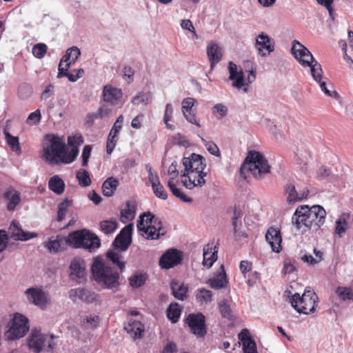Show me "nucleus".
I'll return each instance as SVG.
<instances>
[{"instance_id":"nucleus-10","label":"nucleus","mask_w":353,"mask_h":353,"mask_svg":"<svg viewBox=\"0 0 353 353\" xmlns=\"http://www.w3.org/2000/svg\"><path fill=\"white\" fill-rule=\"evenodd\" d=\"M29 330L28 320L23 315L17 313L10 321V327L6 332V339L9 341L19 339L25 336Z\"/></svg>"},{"instance_id":"nucleus-33","label":"nucleus","mask_w":353,"mask_h":353,"mask_svg":"<svg viewBox=\"0 0 353 353\" xmlns=\"http://www.w3.org/2000/svg\"><path fill=\"white\" fill-rule=\"evenodd\" d=\"M203 259L202 263L203 266L208 268H211L217 259L216 251H212V248L207 245L203 248Z\"/></svg>"},{"instance_id":"nucleus-41","label":"nucleus","mask_w":353,"mask_h":353,"mask_svg":"<svg viewBox=\"0 0 353 353\" xmlns=\"http://www.w3.org/2000/svg\"><path fill=\"white\" fill-rule=\"evenodd\" d=\"M181 310L178 303H171L167 310V316L173 323H176L181 316Z\"/></svg>"},{"instance_id":"nucleus-61","label":"nucleus","mask_w":353,"mask_h":353,"mask_svg":"<svg viewBox=\"0 0 353 353\" xmlns=\"http://www.w3.org/2000/svg\"><path fill=\"white\" fill-rule=\"evenodd\" d=\"M145 169L148 172V180L151 183L152 187L159 183V178L157 172H154L150 165H145Z\"/></svg>"},{"instance_id":"nucleus-60","label":"nucleus","mask_w":353,"mask_h":353,"mask_svg":"<svg viewBox=\"0 0 353 353\" xmlns=\"http://www.w3.org/2000/svg\"><path fill=\"white\" fill-rule=\"evenodd\" d=\"M117 134H114L112 132H110V134L108 135V141H107V153L111 154L112 151L114 150L116 144H117Z\"/></svg>"},{"instance_id":"nucleus-28","label":"nucleus","mask_w":353,"mask_h":353,"mask_svg":"<svg viewBox=\"0 0 353 353\" xmlns=\"http://www.w3.org/2000/svg\"><path fill=\"white\" fill-rule=\"evenodd\" d=\"M125 330L134 339L141 338L144 331L143 325L139 321H129Z\"/></svg>"},{"instance_id":"nucleus-36","label":"nucleus","mask_w":353,"mask_h":353,"mask_svg":"<svg viewBox=\"0 0 353 353\" xmlns=\"http://www.w3.org/2000/svg\"><path fill=\"white\" fill-rule=\"evenodd\" d=\"M226 283L227 280L223 269H222V272L215 275L212 279H209L207 282V283L214 289L222 288L225 285Z\"/></svg>"},{"instance_id":"nucleus-19","label":"nucleus","mask_w":353,"mask_h":353,"mask_svg":"<svg viewBox=\"0 0 353 353\" xmlns=\"http://www.w3.org/2000/svg\"><path fill=\"white\" fill-rule=\"evenodd\" d=\"M274 41L265 33H260L255 39V46L259 52V54L262 57H265L267 54L264 50L267 51L268 54L271 53L274 50Z\"/></svg>"},{"instance_id":"nucleus-63","label":"nucleus","mask_w":353,"mask_h":353,"mask_svg":"<svg viewBox=\"0 0 353 353\" xmlns=\"http://www.w3.org/2000/svg\"><path fill=\"white\" fill-rule=\"evenodd\" d=\"M194 103L195 99L192 97H188L184 99L181 102L182 112L192 110V108L194 106Z\"/></svg>"},{"instance_id":"nucleus-40","label":"nucleus","mask_w":353,"mask_h":353,"mask_svg":"<svg viewBox=\"0 0 353 353\" xmlns=\"http://www.w3.org/2000/svg\"><path fill=\"white\" fill-rule=\"evenodd\" d=\"M315 256L309 254H304L301 256V260L310 265L318 264L323 260V252L320 250L314 249Z\"/></svg>"},{"instance_id":"nucleus-43","label":"nucleus","mask_w":353,"mask_h":353,"mask_svg":"<svg viewBox=\"0 0 353 353\" xmlns=\"http://www.w3.org/2000/svg\"><path fill=\"white\" fill-rule=\"evenodd\" d=\"M135 216V208L129 202L127 203L124 209L121 211V221L123 223H126L132 220Z\"/></svg>"},{"instance_id":"nucleus-15","label":"nucleus","mask_w":353,"mask_h":353,"mask_svg":"<svg viewBox=\"0 0 353 353\" xmlns=\"http://www.w3.org/2000/svg\"><path fill=\"white\" fill-rule=\"evenodd\" d=\"M186 323L194 335L198 337L205 335V316L201 313L189 314L186 319Z\"/></svg>"},{"instance_id":"nucleus-1","label":"nucleus","mask_w":353,"mask_h":353,"mask_svg":"<svg viewBox=\"0 0 353 353\" xmlns=\"http://www.w3.org/2000/svg\"><path fill=\"white\" fill-rule=\"evenodd\" d=\"M46 140L43 145L42 157L50 165L71 163L79 154L76 148L68 151L63 137L49 134L46 135Z\"/></svg>"},{"instance_id":"nucleus-11","label":"nucleus","mask_w":353,"mask_h":353,"mask_svg":"<svg viewBox=\"0 0 353 353\" xmlns=\"http://www.w3.org/2000/svg\"><path fill=\"white\" fill-rule=\"evenodd\" d=\"M53 336H48L41 333L39 330H32L29 336L28 345L29 348L36 353L40 352L44 349L48 343L47 350L51 351L54 349L55 344L52 343Z\"/></svg>"},{"instance_id":"nucleus-18","label":"nucleus","mask_w":353,"mask_h":353,"mask_svg":"<svg viewBox=\"0 0 353 353\" xmlns=\"http://www.w3.org/2000/svg\"><path fill=\"white\" fill-rule=\"evenodd\" d=\"M123 92L119 88L106 85L103 89V101L113 105H123Z\"/></svg>"},{"instance_id":"nucleus-24","label":"nucleus","mask_w":353,"mask_h":353,"mask_svg":"<svg viewBox=\"0 0 353 353\" xmlns=\"http://www.w3.org/2000/svg\"><path fill=\"white\" fill-rule=\"evenodd\" d=\"M44 247L51 253H57L64 251L68 245L67 237L62 235H57L55 238L52 237L45 243Z\"/></svg>"},{"instance_id":"nucleus-39","label":"nucleus","mask_w":353,"mask_h":353,"mask_svg":"<svg viewBox=\"0 0 353 353\" xmlns=\"http://www.w3.org/2000/svg\"><path fill=\"white\" fill-rule=\"evenodd\" d=\"M212 291L205 288H201L197 290L196 299L201 305H205L212 301Z\"/></svg>"},{"instance_id":"nucleus-27","label":"nucleus","mask_w":353,"mask_h":353,"mask_svg":"<svg viewBox=\"0 0 353 353\" xmlns=\"http://www.w3.org/2000/svg\"><path fill=\"white\" fill-rule=\"evenodd\" d=\"M350 214H341L336 221L335 234L340 238L343 236L350 227Z\"/></svg>"},{"instance_id":"nucleus-2","label":"nucleus","mask_w":353,"mask_h":353,"mask_svg":"<svg viewBox=\"0 0 353 353\" xmlns=\"http://www.w3.org/2000/svg\"><path fill=\"white\" fill-rule=\"evenodd\" d=\"M183 170L181 171V183L188 189L203 187L206 181L205 159L200 154L192 153L190 157L182 159Z\"/></svg>"},{"instance_id":"nucleus-4","label":"nucleus","mask_w":353,"mask_h":353,"mask_svg":"<svg viewBox=\"0 0 353 353\" xmlns=\"http://www.w3.org/2000/svg\"><path fill=\"white\" fill-rule=\"evenodd\" d=\"M93 279L105 288L116 290L119 285V274L110 262L101 257L94 259L91 266Z\"/></svg>"},{"instance_id":"nucleus-51","label":"nucleus","mask_w":353,"mask_h":353,"mask_svg":"<svg viewBox=\"0 0 353 353\" xmlns=\"http://www.w3.org/2000/svg\"><path fill=\"white\" fill-rule=\"evenodd\" d=\"M41 119V114L39 109L36 110L34 112L30 113L27 119L26 123L29 125H38Z\"/></svg>"},{"instance_id":"nucleus-5","label":"nucleus","mask_w":353,"mask_h":353,"mask_svg":"<svg viewBox=\"0 0 353 353\" xmlns=\"http://www.w3.org/2000/svg\"><path fill=\"white\" fill-rule=\"evenodd\" d=\"M137 228L141 232V234L148 240H157L166 233L161 219L150 212L139 216Z\"/></svg>"},{"instance_id":"nucleus-35","label":"nucleus","mask_w":353,"mask_h":353,"mask_svg":"<svg viewBox=\"0 0 353 353\" xmlns=\"http://www.w3.org/2000/svg\"><path fill=\"white\" fill-rule=\"evenodd\" d=\"M48 186L50 190L57 194H61L64 191L65 183L58 175H54L49 180Z\"/></svg>"},{"instance_id":"nucleus-26","label":"nucleus","mask_w":353,"mask_h":353,"mask_svg":"<svg viewBox=\"0 0 353 353\" xmlns=\"http://www.w3.org/2000/svg\"><path fill=\"white\" fill-rule=\"evenodd\" d=\"M3 197L7 203V209L9 211L14 210L21 201L19 192L12 188H9L6 190Z\"/></svg>"},{"instance_id":"nucleus-37","label":"nucleus","mask_w":353,"mask_h":353,"mask_svg":"<svg viewBox=\"0 0 353 353\" xmlns=\"http://www.w3.org/2000/svg\"><path fill=\"white\" fill-rule=\"evenodd\" d=\"M335 292L339 299L343 301H353V286H339Z\"/></svg>"},{"instance_id":"nucleus-22","label":"nucleus","mask_w":353,"mask_h":353,"mask_svg":"<svg viewBox=\"0 0 353 353\" xmlns=\"http://www.w3.org/2000/svg\"><path fill=\"white\" fill-rule=\"evenodd\" d=\"M285 194L288 203H294L306 198L309 194V190L304 189L298 192L294 184L288 183L285 186Z\"/></svg>"},{"instance_id":"nucleus-31","label":"nucleus","mask_w":353,"mask_h":353,"mask_svg":"<svg viewBox=\"0 0 353 353\" xmlns=\"http://www.w3.org/2000/svg\"><path fill=\"white\" fill-rule=\"evenodd\" d=\"M119 185V181L112 176L108 178L103 183L102 192L105 196H112Z\"/></svg>"},{"instance_id":"nucleus-53","label":"nucleus","mask_w":353,"mask_h":353,"mask_svg":"<svg viewBox=\"0 0 353 353\" xmlns=\"http://www.w3.org/2000/svg\"><path fill=\"white\" fill-rule=\"evenodd\" d=\"M327 78H323L321 81L317 82L320 86V88L323 93L330 97L337 99L339 98V94L335 91H331L327 88Z\"/></svg>"},{"instance_id":"nucleus-46","label":"nucleus","mask_w":353,"mask_h":353,"mask_svg":"<svg viewBox=\"0 0 353 353\" xmlns=\"http://www.w3.org/2000/svg\"><path fill=\"white\" fill-rule=\"evenodd\" d=\"M4 134L7 143L12 150L17 152V154H20L21 152V149L19 145V138L17 137L11 135L6 131L4 132Z\"/></svg>"},{"instance_id":"nucleus-20","label":"nucleus","mask_w":353,"mask_h":353,"mask_svg":"<svg viewBox=\"0 0 353 353\" xmlns=\"http://www.w3.org/2000/svg\"><path fill=\"white\" fill-rule=\"evenodd\" d=\"M69 297L74 302L81 301L93 303L97 300V294L95 292L81 288L70 290Z\"/></svg>"},{"instance_id":"nucleus-25","label":"nucleus","mask_w":353,"mask_h":353,"mask_svg":"<svg viewBox=\"0 0 353 353\" xmlns=\"http://www.w3.org/2000/svg\"><path fill=\"white\" fill-rule=\"evenodd\" d=\"M207 55L210 63L211 68H213V67L221 60L223 49L217 43H210L207 47Z\"/></svg>"},{"instance_id":"nucleus-49","label":"nucleus","mask_w":353,"mask_h":353,"mask_svg":"<svg viewBox=\"0 0 353 353\" xmlns=\"http://www.w3.org/2000/svg\"><path fill=\"white\" fill-rule=\"evenodd\" d=\"M168 186L170 189L172 194L177 198H179L181 201L184 202H191L192 199L190 198L187 197L185 194L181 192L180 190L177 188L174 183V181L172 180H168Z\"/></svg>"},{"instance_id":"nucleus-52","label":"nucleus","mask_w":353,"mask_h":353,"mask_svg":"<svg viewBox=\"0 0 353 353\" xmlns=\"http://www.w3.org/2000/svg\"><path fill=\"white\" fill-rule=\"evenodd\" d=\"M201 141L205 146L207 150L215 157H219L221 153L218 146L212 141H208L203 138H201Z\"/></svg>"},{"instance_id":"nucleus-13","label":"nucleus","mask_w":353,"mask_h":353,"mask_svg":"<svg viewBox=\"0 0 353 353\" xmlns=\"http://www.w3.org/2000/svg\"><path fill=\"white\" fill-rule=\"evenodd\" d=\"M69 276L72 281L77 283L85 281L87 271L84 260L80 258H75L71 261Z\"/></svg>"},{"instance_id":"nucleus-47","label":"nucleus","mask_w":353,"mask_h":353,"mask_svg":"<svg viewBox=\"0 0 353 353\" xmlns=\"http://www.w3.org/2000/svg\"><path fill=\"white\" fill-rule=\"evenodd\" d=\"M77 179L81 187H88L91 184V179L89 172L83 169H80L77 172Z\"/></svg>"},{"instance_id":"nucleus-32","label":"nucleus","mask_w":353,"mask_h":353,"mask_svg":"<svg viewBox=\"0 0 353 353\" xmlns=\"http://www.w3.org/2000/svg\"><path fill=\"white\" fill-rule=\"evenodd\" d=\"M172 292L174 296L181 301H183L186 298L188 287L177 281H172L170 284Z\"/></svg>"},{"instance_id":"nucleus-3","label":"nucleus","mask_w":353,"mask_h":353,"mask_svg":"<svg viewBox=\"0 0 353 353\" xmlns=\"http://www.w3.org/2000/svg\"><path fill=\"white\" fill-rule=\"evenodd\" d=\"M325 216L326 212L321 205H301L295 210L292 222L303 233L309 230L316 232L325 223Z\"/></svg>"},{"instance_id":"nucleus-23","label":"nucleus","mask_w":353,"mask_h":353,"mask_svg":"<svg viewBox=\"0 0 353 353\" xmlns=\"http://www.w3.org/2000/svg\"><path fill=\"white\" fill-rule=\"evenodd\" d=\"M265 240L273 252L279 253L281 251L282 238L279 230L273 227L270 228L266 232Z\"/></svg>"},{"instance_id":"nucleus-7","label":"nucleus","mask_w":353,"mask_h":353,"mask_svg":"<svg viewBox=\"0 0 353 353\" xmlns=\"http://www.w3.org/2000/svg\"><path fill=\"white\" fill-rule=\"evenodd\" d=\"M68 245L74 248H83L94 252L101 245L99 239L88 230L83 229L70 232L67 236Z\"/></svg>"},{"instance_id":"nucleus-64","label":"nucleus","mask_w":353,"mask_h":353,"mask_svg":"<svg viewBox=\"0 0 353 353\" xmlns=\"http://www.w3.org/2000/svg\"><path fill=\"white\" fill-rule=\"evenodd\" d=\"M168 174L170 176L169 180H172V181H174V180L178 176L179 171L177 170V163L176 161L172 162L168 168Z\"/></svg>"},{"instance_id":"nucleus-16","label":"nucleus","mask_w":353,"mask_h":353,"mask_svg":"<svg viewBox=\"0 0 353 353\" xmlns=\"http://www.w3.org/2000/svg\"><path fill=\"white\" fill-rule=\"evenodd\" d=\"M133 230L132 223L125 226L113 241L114 247L121 251H125L131 243V235Z\"/></svg>"},{"instance_id":"nucleus-34","label":"nucleus","mask_w":353,"mask_h":353,"mask_svg":"<svg viewBox=\"0 0 353 353\" xmlns=\"http://www.w3.org/2000/svg\"><path fill=\"white\" fill-rule=\"evenodd\" d=\"M81 55V50L77 46H73L66 50L65 54L61 58V62L70 63V66L75 63Z\"/></svg>"},{"instance_id":"nucleus-55","label":"nucleus","mask_w":353,"mask_h":353,"mask_svg":"<svg viewBox=\"0 0 353 353\" xmlns=\"http://www.w3.org/2000/svg\"><path fill=\"white\" fill-rule=\"evenodd\" d=\"M83 143V139L81 135L69 136L68 137V145L72 147L70 151H72L75 148L79 150L78 147L82 145Z\"/></svg>"},{"instance_id":"nucleus-21","label":"nucleus","mask_w":353,"mask_h":353,"mask_svg":"<svg viewBox=\"0 0 353 353\" xmlns=\"http://www.w3.org/2000/svg\"><path fill=\"white\" fill-rule=\"evenodd\" d=\"M8 230L10 237L15 241H26L38 236L36 232L23 231L19 226V223L15 221H12Z\"/></svg>"},{"instance_id":"nucleus-30","label":"nucleus","mask_w":353,"mask_h":353,"mask_svg":"<svg viewBox=\"0 0 353 353\" xmlns=\"http://www.w3.org/2000/svg\"><path fill=\"white\" fill-rule=\"evenodd\" d=\"M303 67L310 68L311 76L316 82H319L323 79L321 65L314 58L309 61L308 65H305Z\"/></svg>"},{"instance_id":"nucleus-38","label":"nucleus","mask_w":353,"mask_h":353,"mask_svg":"<svg viewBox=\"0 0 353 353\" xmlns=\"http://www.w3.org/2000/svg\"><path fill=\"white\" fill-rule=\"evenodd\" d=\"M152 101V96L150 92H139L132 99V103L134 105H147Z\"/></svg>"},{"instance_id":"nucleus-57","label":"nucleus","mask_w":353,"mask_h":353,"mask_svg":"<svg viewBox=\"0 0 353 353\" xmlns=\"http://www.w3.org/2000/svg\"><path fill=\"white\" fill-rule=\"evenodd\" d=\"M70 205V203L68 200L63 201L59 205V210L57 214L58 221H61L64 219Z\"/></svg>"},{"instance_id":"nucleus-8","label":"nucleus","mask_w":353,"mask_h":353,"mask_svg":"<svg viewBox=\"0 0 353 353\" xmlns=\"http://www.w3.org/2000/svg\"><path fill=\"white\" fill-rule=\"evenodd\" d=\"M228 71L230 73L229 79L232 81V87L242 90L243 93H247L250 85L256 79V69L252 68L243 72L239 70L237 65L232 61L228 63Z\"/></svg>"},{"instance_id":"nucleus-9","label":"nucleus","mask_w":353,"mask_h":353,"mask_svg":"<svg viewBox=\"0 0 353 353\" xmlns=\"http://www.w3.org/2000/svg\"><path fill=\"white\" fill-rule=\"evenodd\" d=\"M318 300L316 294L312 290L306 288L301 296L298 293L293 294L290 302L299 313L309 314L315 312Z\"/></svg>"},{"instance_id":"nucleus-45","label":"nucleus","mask_w":353,"mask_h":353,"mask_svg":"<svg viewBox=\"0 0 353 353\" xmlns=\"http://www.w3.org/2000/svg\"><path fill=\"white\" fill-rule=\"evenodd\" d=\"M173 112L174 109L172 104L167 103L165 108L163 121L165 124L166 128L171 131H174L175 130V126L170 123V121L172 119Z\"/></svg>"},{"instance_id":"nucleus-17","label":"nucleus","mask_w":353,"mask_h":353,"mask_svg":"<svg viewBox=\"0 0 353 353\" xmlns=\"http://www.w3.org/2000/svg\"><path fill=\"white\" fill-rule=\"evenodd\" d=\"M181 254L176 249L165 252L159 259V265L163 269H170L181 263Z\"/></svg>"},{"instance_id":"nucleus-54","label":"nucleus","mask_w":353,"mask_h":353,"mask_svg":"<svg viewBox=\"0 0 353 353\" xmlns=\"http://www.w3.org/2000/svg\"><path fill=\"white\" fill-rule=\"evenodd\" d=\"M47 46L44 43H37L32 48L33 55L38 58L41 59L44 57L47 51Z\"/></svg>"},{"instance_id":"nucleus-29","label":"nucleus","mask_w":353,"mask_h":353,"mask_svg":"<svg viewBox=\"0 0 353 353\" xmlns=\"http://www.w3.org/2000/svg\"><path fill=\"white\" fill-rule=\"evenodd\" d=\"M106 256L108 259V262H110L111 266L115 265L118 267L121 272L124 271L125 268V262L123 256L119 252L114 250H110L107 252Z\"/></svg>"},{"instance_id":"nucleus-14","label":"nucleus","mask_w":353,"mask_h":353,"mask_svg":"<svg viewBox=\"0 0 353 353\" xmlns=\"http://www.w3.org/2000/svg\"><path fill=\"white\" fill-rule=\"evenodd\" d=\"M291 52L294 59L302 65H308L309 61L314 59L310 51L296 40L292 43Z\"/></svg>"},{"instance_id":"nucleus-12","label":"nucleus","mask_w":353,"mask_h":353,"mask_svg":"<svg viewBox=\"0 0 353 353\" xmlns=\"http://www.w3.org/2000/svg\"><path fill=\"white\" fill-rule=\"evenodd\" d=\"M27 301L41 308H44L49 303L48 294L40 288H30L24 292Z\"/></svg>"},{"instance_id":"nucleus-48","label":"nucleus","mask_w":353,"mask_h":353,"mask_svg":"<svg viewBox=\"0 0 353 353\" xmlns=\"http://www.w3.org/2000/svg\"><path fill=\"white\" fill-rule=\"evenodd\" d=\"M101 229L105 234H110L115 231L117 228L116 219L105 220L101 222Z\"/></svg>"},{"instance_id":"nucleus-44","label":"nucleus","mask_w":353,"mask_h":353,"mask_svg":"<svg viewBox=\"0 0 353 353\" xmlns=\"http://www.w3.org/2000/svg\"><path fill=\"white\" fill-rule=\"evenodd\" d=\"M219 309L223 318L228 319L230 321L234 319V315L231 310L229 302L227 300H223L219 302Z\"/></svg>"},{"instance_id":"nucleus-50","label":"nucleus","mask_w":353,"mask_h":353,"mask_svg":"<svg viewBox=\"0 0 353 353\" xmlns=\"http://www.w3.org/2000/svg\"><path fill=\"white\" fill-rule=\"evenodd\" d=\"M212 112L216 119H222L227 115L228 108L225 105L222 103H218L214 105L212 109Z\"/></svg>"},{"instance_id":"nucleus-42","label":"nucleus","mask_w":353,"mask_h":353,"mask_svg":"<svg viewBox=\"0 0 353 353\" xmlns=\"http://www.w3.org/2000/svg\"><path fill=\"white\" fill-rule=\"evenodd\" d=\"M99 322V318L98 316L89 314L83 317L81 325L85 329H93L98 326Z\"/></svg>"},{"instance_id":"nucleus-58","label":"nucleus","mask_w":353,"mask_h":353,"mask_svg":"<svg viewBox=\"0 0 353 353\" xmlns=\"http://www.w3.org/2000/svg\"><path fill=\"white\" fill-rule=\"evenodd\" d=\"M145 281V278L143 274H135L130 279V284L132 288H139Z\"/></svg>"},{"instance_id":"nucleus-56","label":"nucleus","mask_w":353,"mask_h":353,"mask_svg":"<svg viewBox=\"0 0 353 353\" xmlns=\"http://www.w3.org/2000/svg\"><path fill=\"white\" fill-rule=\"evenodd\" d=\"M152 188L157 197L163 200L167 199L168 194L160 182L157 183L155 185H153Z\"/></svg>"},{"instance_id":"nucleus-6","label":"nucleus","mask_w":353,"mask_h":353,"mask_svg":"<svg viewBox=\"0 0 353 353\" xmlns=\"http://www.w3.org/2000/svg\"><path fill=\"white\" fill-rule=\"evenodd\" d=\"M270 171V166L266 159L259 152H250L246 161L241 168V173L245 175L250 174L256 179H262Z\"/></svg>"},{"instance_id":"nucleus-62","label":"nucleus","mask_w":353,"mask_h":353,"mask_svg":"<svg viewBox=\"0 0 353 353\" xmlns=\"http://www.w3.org/2000/svg\"><path fill=\"white\" fill-rule=\"evenodd\" d=\"M92 151V148L90 145H87L83 148V152H82V165L83 167H86L88 164V160L90 157Z\"/></svg>"},{"instance_id":"nucleus-59","label":"nucleus","mask_w":353,"mask_h":353,"mask_svg":"<svg viewBox=\"0 0 353 353\" xmlns=\"http://www.w3.org/2000/svg\"><path fill=\"white\" fill-rule=\"evenodd\" d=\"M243 353H257L256 343L253 340H246L242 345Z\"/></svg>"}]
</instances>
